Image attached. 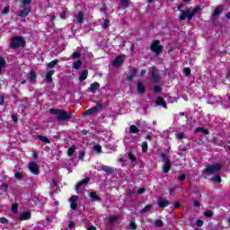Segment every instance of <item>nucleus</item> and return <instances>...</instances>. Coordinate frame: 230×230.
<instances>
[{
    "label": "nucleus",
    "instance_id": "1",
    "mask_svg": "<svg viewBox=\"0 0 230 230\" xmlns=\"http://www.w3.org/2000/svg\"><path fill=\"white\" fill-rule=\"evenodd\" d=\"M49 112L53 116H56V119L58 121H67L73 118V113L67 112L64 110L50 109Z\"/></svg>",
    "mask_w": 230,
    "mask_h": 230
},
{
    "label": "nucleus",
    "instance_id": "2",
    "mask_svg": "<svg viewBox=\"0 0 230 230\" xmlns=\"http://www.w3.org/2000/svg\"><path fill=\"white\" fill-rule=\"evenodd\" d=\"M202 11V7L200 5L196 6L192 11L191 9L188 8L186 11H181L182 14L180 15L179 21H188V22H190V21L193 19L194 15H197L199 12Z\"/></svg>",
    "mask_w": 230,
    "mask_h": 230
},
{
    "label": "nucleus",
    "instance_id": "3",
    "mask_svg": "<svg viewBox=\"0 0 230 230\" xmlns=\"http://www.w3.org/2000/svg\"><path fill=\"white\" fill-rule=\"evenodd\" d=\"M26 46V40L22 36H14L12 39L10 48L12 49H19V48H24Z\"/></svg>",
    "mask_w": 230,
    "mask_h": 230
},
{
    "label": "nucleus",
    "instance_id": "4",
    "mask_svg": "<svg viewBox=\"0 0 230 230\" xmlns=\"http://www.w3.org/2000/svg\"><path fill=\"white\" fill-rule=\"evenodd\" d=\"M149 76L151 77L152 82L155 84L161 83V74L159 73V69L157 66H151L148 72Z\"/></svg>",
    "mask_w": 230,
    "mask_h": 230
},
{
    "label": "nucleus",
    "instance_id": "5",
    "mask_svg": "<svg viewBox=\"0 0 230 230\" xmlns=\"http://www.w3.org/2000/svg\"><path fill=\"white\" fill-rule=\"evenodd\" d=\"M222 170V165L220 164H215L207 165V168L203 171V173H207V175H213V173H217Z\"/></svg>",
    "mask_w": 230,
    "mask_h": 230
},
{
    "label": "nucleus",
    "instance_id": "6",
    "mask_svg": "<svg viewBox=\"0 0 230 230\" xmlns=\"http://www.w3.org/2000/svg\"><path fill=\"white\" fill-rule=\"evenodd\" d=\"M151 51L155 53V55H161L163 53V49H164V47L161 45V41L159 40H156L152 42L150 46Z\"/></svg>",
    "mask_w": 230,
    "mask_h": 230
},
{
    "label": "nucleus",
    "instance_id": "7",
    "mask_svg": "<svg viewBox=\"0 0 230 230\" xmlns=\"http://www.w3.org/2000/svg\"><path fill=\"white\" fill-rule=\"evenodd\" d=\"M103 110V104L102 102H96V106L84 111V116H93V114H97L99 111Z\"/></svg>",
    "mask_w": 230,
    "mask_h": 230
},
{
    "label": "nucleus",
    "instance_id": "8",
    "mask_svg": "<svg viewBox=\"0 0 230 230\" xmlns=\"http://www.w3.org/2000/svg\"><path fill=\"white\" fill-rule=\"evenodd\" d=\"M21 8H22V10H20V12L18 13V17H28V15L30 14V12H31V6L30 5H24L23 7L21 6Z\"/></svg>",
    "mask_w": 230,
    "mask_h": 230
},
{
    "label": "nucleus",
    "instance_id": "9",
    "mask_svg": "<svg viewBox=\"0 0 230 230\" xmlns=\"http://www.w3.org/2000/svg\"><path fill=\"white\" fill-rule=\"evenodd\" d=\"M125 62V55L118 56L112 62L113 67H119Z\"/></svg>",
    "mask_w": 230,
    "mask_h": 230
},
{
    "label": "nucleus",
    "instance_id": "10",
    "mask_svg": "<svg viewBox=\"0 0 230 230\" xmlns=\"http://www.w3.org/2000/svg\"><path fill=\"white\" fill-rule=\"evenodd\" d=\"M78 196H72L70 198V208L73 211H76L78 209Z\"/></svg>",
    "mask_w": 230,
    "mask_h": 230
},
{
    "label": "nucleus",
    "instance_id": "11",
    "mask_svg": "<svg viewBox=\"0 0 230 230\" xmlns=\"http://www.w3.org/2000/svg\"><path fill=\"white\" fill-rule=\"evenodd\" d=\"M89 181H91V178L87 177L80 181L76 185H75V191L78 193V190L82 188V186H87L89 184Z\"/></svg>",
    "mask_w": 230,
    "mask_h": 230
},
{
    "label": "nucleus",
    "instance_id": "12",
    "mask_svg": "<svg viewBox=\"0 0 230 230\" xmlns=\"http://www.w3.org/2000/svg\"><path fill=\"white\" fill-rule=\"evenodd\" d=\"M29 170L33 173L34 175H39V166L35 163L29 164Z\"/></svg>",
    "mask_w": 230,
    "mask_h": 230
},
{
    "label": "nucleus",
    "instance_id": "13",
    "mask_svg": "<svg viewBox=\"0 0 230 230\" xmlns=\"http://www.w3.org/2000/svg\"><path fill=\"white\" fill-rule=\"evenodd\" d=\"M136 75H137V68H132L131 70H129V72L127 75V80L128 82H132L134 80V76H136Z\"/></svg>",
    "mask_w": 230,
    "mask_h": 230
},
{
    "label": "nucleus",
    "instance_id": "14",
    "mask_svg": "<svg viewBox=\"0 0 230 230\" xmlns=\"http://www.w3.org/2000/svg\"><path fill=\"white\" fill-rule=\"evenodd\" d=\"M31 218V212H22L20 214L19 220H30Z\"/></svg>",
    "mask_w": 230,
    "mask_h": 230
},
{
    "label": "nucleus",
    "instance_id": "15",
    "mask_svg": "<svg viewBox=\"0 0 230 230\" xmlns=\"http://www.w3.org/2000/svg\"><path fill=\"white\" fill-rule=\"evenodd\" d=\"M82 57V49L80 47L77 48V51L74 52L71 56L70 58H74L75 60H78Z\"/></svg>",
    "mask_w": 230,
    "mask_h": 230
},
{
    "label": "nucleus",
    "instance_id": "16",
    "mask_svg": "<svg viewBox=\"0 0 230 230\" xmlns=\"http://www.w3.org/2000/svg\"><path fill=\"white\" fill-rule=\"evenodd\" d=\"M158 206L160 208H166L167 206H170V201H168L163 198H159L158 199Z\"/></svg>",
    "mask_w": 230,
    "mask_h": 230
},
{
    "label": "nucleus",
    "instance_id": "17",
    "mask_svg": "<svg viewBox=\"0 0 230 230\" xmlns=\"http://www.w3.org/2000/svg\"><path fill=\"white\" fill-rule=\"evenodd\" d=\"M137 93L138 94H143V93H145V91H146V88L145 87V84L141 82L137 83Z\"/></svg>",
    "mask_w": 230,
    "mask_h": 230
},
{
    "label": "nucleus",
    "instance_id": "18",
    "mask_svg": "<svg viewBox=\"0 0 230 230\" xmlns=\"http://www.w3.org/2000/svg\"><path fill=\"white\" fill-rule=\"evenodd\" d=\"M28 80L31 84H35V80H37V75L35 74V71H31L28 75Z\"/></svg>",
    "mask_w": 230,
    "mask_h": 230
},
{
    "label": "nucleus",
    "instance_id": "19",
    "mask_svg": "<svg viewBox=\"0 0 230 230\" xmlns=\"http://www.w3.org/2000/svg\"><path fill=\"white\" fill-rule=\"evenodd\" d=\"M102 172H105L106 173H108V175L114 173V168H112L111 166L102 165Z\"/></svg>",
    "mask_w": 230,
    "mask_h": 230
},
{
    "label": "nucleus",
    "instance_id": "20",
    "mask_svg": "<svg viewBox=\"0 0 230 230\" xmlns=\"http://www.w3.org/2000/svg\"><path fill=\"white\" fill-rule=\"evenodd\" d=\"M155 103L156 105H161L162 107H164V109H168V105L164 102V99H163L162 97H157Z\"/></svg>",
    "mask_w": 230,
    "mask_h": 230
},
{
    "label": "nucleus",
    "instance_id": "21",
    "mask_svg": "<svg viewBox=\"0 0 230 230\" xmlns=\"http://www.w3.org/2000/svg\"><path fill=\"white\" fill-rule=\"evenodd\" d=\"M88 75H89V70H87V69L83 70V72L79 75V81L84 82V80H86Z\"/></svg>",
    "mask_w": 230,
    "mask_h": 230
},
{
    "label": "nucleus",
    "instance_id": "22",
    "mask_svg": "<svg viewBox=\"0 0 230 230\" xmlns=\"http://www.w3.org/2000/svg\"><path fill=\"white\" fill-rule=\"evenodd\" d=\"M75 17L76 19L77 24H82V22H84V13L83 12H79L77 14L75 15Z\"/></svg>",
    "mask_w": 230,
    "mask_h": 230
},
{
    "label": "nucleus",
    "instance_id": "23",
    "mask_svg": "<svg viewBox=\"0 0 230 230\" xmlns=\"http://www.w3.org/2000/svg\"><path fill=\"white\" fill-rule=\"evenodd\" d=\"M222 12H224V6L219 5V6H217V7L214 10L213 15H214L215 17H219L220 14L222 13Z\"/></svg>",
    "mask_w": 230,
    "mask_h": 230
},
{
    "label": "nucleus",
    "instance_id": "24",
    "mask_svg": "<svg viewBox=\"0 0 230 230\" xmlns=\"http://www.w3.org/2000/svg\"><path fill=\"white\" fill-rule=\"evenodd\" d=\"M55 73V70H50L49 72H47V75H46V80L47 82H49V84H51L53 82V75Z\"/></svg>",
    "mask_w": 230,
    "mask_h": 230
},
{
    "label": "nucleus",
    "instance_id": "25",
    "mask_svg": "<svg viewBox=\"0 0 230 230\" xmlns=\"http://www.w3.org/2000/svg\"><path fill=\"white\" fill-rule=\"evenodd\" d=\"M90 199L91 200H97L98 202L102 201V198L98 196V194L95 191L90 192Z\"/></svg>",
    "mask_w": 230,
    "mask_h": 230
},
{
    "label": "nucleus",
    "instance_id": "26",
    "mask_svg": "<svg viewBox=\"0 0 230 230\" xmlns=\"http://www.w3.org/2000/svg\"><path fill=\"white\" fill-rule=\"evenodd\" d=\"M172 168V164L170 162H164L163 165V172L164 173H168L170 172V169Z\"/></svg>",
    "mask_w": 230,
    "mask_h": 230
},
{
    "label": "nucleus",
    "instance_id": "27",
    "mask_svg": "<svg viewBox=\"0 0 230 230\" xmlns=\"http://www.w3.org/2000/svg\"><path fill=\"white\" fill-rule=\"evenodd\" d=\"M199 132H201L202 134H204V136H208L209 134V130H208L204 128H197L194 130V134H199Z\"/></svg>",
    "mask_w": 230,
    "mask_h": 230
},
{
    "label": "nucleus",
    "instance_id": "28",
    "mask_svg": "<svg viewBox=\"0 0 230 230\" xmlns=\"http://www.w3.org/2000/svg\"><path fill=\"white\" fill-rule=\"evenodd\" d=\"M98 89H100V84H98L96 82L90 85L91 93H96V91H98Z\"/></svg>",
    "mask_w": 230,
    "mask_h": 230
},
{
    "label": "nucleus",
    "instance_id": "29",
    "mask_svg": "<svg viewBox=\"0 0 230 230\" xmlns=\"http://www.w3.org/2000/svg\"><path fill=\"white\" fill-rule=\"evenodd\" d=\"M152 208H154V205H146L141 211H140V213L142 214V215H145V214H146V213H148V211H150V209Z\"/></svg>",
    "mask_w": 230,
    "mask_h": 230
},
{
    "label": "nucleus",
    "instance_id": "30",
    "mask_svg": "<svg viewBox=\"0 0 230 230\" xmlns=\"http://www.w3.org/2000/svg\"><path fill=\"white\" fill-rule=\"evenodd\" d=\"M38 139H40V141H41L42 143H51V141L49 140V138H48V137H44L42 135H39L38 136Z\"/></svg>",
    "mask_w": 230,
    "mask_h": 230
},
{
    "label": "nucleus",
    "instance_id": "31",
    "mask_svg": "<svg viewBox=\"0 0 230 230\" xmlns=\"http://www.w3.org/2000/svg\"><path fill=\"white\" fill-rule=\"evenodd\" d=\"M75 150H76V146H72L71 147H69L67 150V156L71 157L75 154Z\"/></svg>",
    "mask_w": 230,
    "mask_h": 230
},
{
    "label": "nucleus",
    "instance_id": "32",
    "mask_svg": "<svg viewBox=\"0 0 230 230\" xmlns=\"http://www.w3.org/2000/svg\"><path fill=\"white\" fill-rule=\"evenodd\" d=\"M3 67H6V60H4L3 57L0 55V75L3 71Z\"/></svg>",
    "mask_w": 230,
    "mask_h": 230
},
{
    "label": "nucleus",
    "instance_id": "33",
    "mask_svg": "<svg viewBox=\"0 0 230 230\" xmlns=\"http://www.w3.org/2000/svg\"><path fill=\"white\" fill-rule=\"evenodd\" d=\"M80 67H82V60H76L74 62L73 64V69H80Z\"/></svg>",
    "mask_w": 230,
    "mask_h": 230
},
{
    "label": "nucleus",
    "instance_id": "34",
    "mask_svg": "<svg viewBox=\"0 0 230 230\" xmlns=\"http://www.w3.org/2000/svg\"><path fill=\"white\" fill-rule=\"evenodd\" d=\"M129 132L131 134H137L139 132V129L137 128V127L131 125L129 128Z\"/></svg>",
    "mask_w": 230,
    "mask_h": 230
},
{
    "label": "nucleus",
    "instance_id": "35",
    "mask_svg": "<svg viewBox=\"0 0 230 230\" xmlns=\"http://www.w3.org/2000/svg\"><path fill=\"white\" fill-rule=\"evenodd\" d=\"M32 0H22L21 6H30L31 4Z\"/></svg>",
    "mask_w": 230,
    "mask_h": 230
},
{
    "label": "nucleus",
    "instance_id": "36",
    "mask_svg": "<svg viewBox=\"0 0 230 230\" xmlns=\"http://www.w3.org/2000/svg\"><path fill=\"white\" fill-rule=\"evenodd\" d=\"M206 218H213V211L211 210H206L204 213Z\"/></svg>",
    "mask_w": 230,
    "mask_h": 230
},
{
    "label": "nucleus",
    "instance_id": "37",
    "mask_svg": "<svg viewBox=\"0 0 230 230\" xmlns=\"http://www.w3.org/2000/svg\"><path fill=\"white\" fill-rule=\"evenodd\" d=\"M0 190L1 191H4V193H6V191H8V185L6 183H2L0 185Z\"/></svg>",
    "mask_w": 230,
    "mask_h": 230
},
{
    "label": "nucleus",
    "instance_id": "38",
    "mask_svg": "<svg viewBox=\"0 0 230 230\" xmlns=\"http://www.w3.org/2000/svg\"><path fill=\"white\" fill-rule=\"evenodd\" d=\"M120 4L124 8H127V7H128V4H130V1L129 0H120Z\"/></svg>",
    "mask_w": 230,
    "mask_h": 230
},
{
    "label": "nucleus",
    "instance_id": "39",
    "mask_svg": "<svg viewBox=\"0 0 230 230\" xmlns=\"http://www.w3.org/2000/svg\"><path fill=\"white\" fill-rule=\"evenodd\" d=\"M142 152H144V153L148 152V143H146V142L142 143Z\"/></svg>",
    "mask_w": 230,
    "mask_h": 230
},
{
    "label": "nucleus",
    "instance_id": "40",
    "mask_svg": "<svg viewBox=\"0 0 230 230\" xmlns=\"http://www.w3.org/2000/svg\"><path fill=\"white\" fill-rule=\"evenodd\" d=\"M57 64H58V59H55V60L51 61L50 63H49L48 67H49V68L55 67V66H57Z\"/></svg>",
    "mask_w": 230,
    "mask_h": 230
},
{
    "label": "nucleus",
    "instance_id": "41",
    "mask_svg": "<svg viewBox=\"0 0 230 230\" xmlns=\"http://www.w3.org/2000/svg\"><path fill=\"white\" fill-rule=\"evenodd\" d=\"M93 151L97 152V154H101L102 153V146H100V145L93 146Z\"/></svg>",
    "mask_w": 230,
    "mask_h": 230
},
{
    "label": "nucleus",
    "instance_id": "42",
    "mask_svg": "<svg viewBox=\"0 0 230 230\" xmlns=\"http://www.w3.org/2000/svg\"><path fill=\"white\" fill-rule=\"evenodd\" d=\"M17 209H19V205L17 203H13L11 207V210L13 213H17Z\"/></svg>",
    "mask_w": 230,
    "mask_h": 230
},
{
    "label": "nucleus",
    "instance_id": "43",
    "mask_svg": "<svg viewBox=\"0 0 230 230\" xmlns=\"http://www.w3.org/2000/svg\"><path fill=\"white\" fill-rule=\"evenodd\" d=\"M183 74L185 76H190V75H191V69L190 67H185L183 69Z\"/></svg>",
    "mask_w": 230,
    "mask_h": 230
},
{
    "label": "nucleus",
    "instance_id": "44",
    "mask_svg": "<svg viewBox=\"0 0 230 230\" xmlns=\"http://www.w3.org/2000/svg\"><path fill=\"white\" fill-rule=\"evenodd\" d=\"M10 13V5H6L2 11V15H6Z\"/></svg>",
    "mask_w": 230,
    "mask_h": 230
},
{
    "label": "nucleus",
    "instance_id": "45",
    "mask_svg": "<svg viewBox=\"0 0 230 230\" xmlns=\"http://www.w3.org/2000/svg\"><path fill=\"white\" fill-rule=\"evenodd\" d=\"M155 227H163V226H164V224L163 223V220L161 219H157L155 223Z\"/></svg>",
    "mask_w": 230,
    "mask_h": 230
},
{
    "label": "nucleus",
    "instance_id": "46",
    "mask_svg": "<svg viewBox=\"0 0 230 230\" xmlns=\"http://www.w3.org/2000/svg\"><path fill=\"white\" fill-rule=\"evenodd\" d=\"M14 177H15V179H18L19 181H21V179H23L24 174L22 172H18L14 173Z\"/></svg>",
    "mask_w": 230,
    "mask_h": 230
},
{
    "label": "nucleus",
    "instance_id": "47",
    "mask_svg": "<svg viewBox=\"0 0 230 230\" xmlns=\"http://www.w3.org/2000/svg\"><path fill=\"white\" fill-rule=\"evenodd\" d=\"M208 230H218V227L215 225H213V223H209L208 226Z\"/></svg>",
    "mask_w": 230,
    "mask_h": 230
},
{
    "label": "nucleus",
    "instance_id": "48",
    "mask_svg": "<svg viewBox=\"0 0 230 230\" xmlns=\"http://www.w3.org/2000/svg\"><path fill=\"white\" fill-rule=\"evenodd\" d=\"M128 159H130V161H132L133 163H135V161H137L136 156H135L132 153H130V152L128 154Z\"/></svg>",
    "mask_w": 230,
    "mask_h": 230
},
{
    "label": "nucleus",
    "instance_id": "49",
    "mask_svg": "<svg viewBox=\"0 0 230 230\" xmlns=\"http://www.w3.org/2000/svg\"><path fill=\"white\" fill-rule=\"evenodd\" d=\"M211 181H213V182H222V178H220V176H215Z\"/></svg>",
    "mask_w": 230,
    "mask_h": 230
},
{
    "label": "nucleus",
    "instance_id": "50",
    "mask_svg": "<svg viewBox=\"0 0 230 230\" xmlns=\"http://www.w3.org/2000/svg\"><path fill=\"white\" fill-rule=\"evenodd\" d=\"M109 19L104 20V22L102 23L103 30H107V28H109Z\"/></svg>",
    "mask_w": 230,
    "mask_h": 230
},
{
    "label": "nucleus",
    "instance_id": "51",
    "mask_svg": "<svg viewBox=\"0 0 230 230\" xmlns=\"http://www.w3.org/2000/svg\"><path fill=\"white\" fill-rule=\"evenodd\" d=\"M117 220H118V217L112 216L110 217L109 222H110V224H114V222H116Z\"/></svg>",
    "mask_w": 230,
    "mask_h": 230
},
{
    "label": "nucleus",
    "instance_id": "52",
    "mask_svg": "<svg viewBox=\"0 0 230 230\" xmlns=\"http://www.w3.org/2000/svg\"><path fill=\"white\" fill-rule=\"evenodd\" d=\"M161 157H163L164 163H170L168 156L164 153L161 154Z\"/></svg>",
    "mask_w": 230,
    "mask_h": 230
},
{
    "label": "nucleus",
    "instance_id": "53",
    "mask_svg": "<svg viewBox=\"0 0 230 230\" xmlns=\"http://www.w3.org/2000/svg\"><path fill=\"white\" fill-rule=\"evenodd\" d=\"M161 91H163V88H161L160 85H155L154 87V93H161Z\"/></svg>",
    "mask_w": 230,
    "mask_h": 230
},
{
    "label": "nucleus",
    "instance_id": "54",
    "mask_svg": "<svg viewBox=\"0 0 230 230\" xmlns=\"http://www.w3.org/2000/svg\"><path fill=\"white\" fill-rule=\"evenodd\" d=\"M84 157H85V151H81L79 153V159H80V161H84Z\"/></svg>",
    "mask_w": 230,
    "mask_h": 230
},
{
    "label": "nucleus",
    "instance_id": "55",
    "mask_svg": "<svg viewBox=\"0 0 230 230\" xmlns=\"http://www.w3.org/2000/svg\"><path fill=\"white\" fill-rule=\"evenodd\" d=\"M196 226H198V227H202V226H204V221H202L201 219H198L196 222Z\"/></svg>",
    "mask_w": 230,
    "mask_h": 230
},
{
    "label": "nucleus",
    "instance_id": "56",
    "mask_svg": "<svg viewBox=\"0 0 230 230\" xmlns=\"http://www.w3.org/2000/svg\"><path fill=\"white\" fill-rule=\"evenodd\" d=\"M175 137H177V139H184V133H178L175 135Z\"/></svg>",
    "mask_w": 230,
    "mask_h": 230
},
{
    "label": "nucleus",
    "instance_id": "57",
    "mask_svg": "<svg viewBox=\"0 0 230 230\" xmlns=\"http://www.w3.org/2000/svg\"><path fill=\"white\" fill-rule=\"evenodd\" d=\"M130 229H132V230H136V229H137V225H136V223H134V222H130Z\"/></svg>",
    "mask_w": 230,
    "mask_h": 230
},
{
    "label": "nucleus",
    "instance_id": "58",
    "mask_svg": "<svg viewBox=\"0 0 230 230\" xmlns=\"http://www.w3.org/2000/svg\"><path fill=\"white\" fill-rule=\"evenodd\" d=\"M146 191V189L145 188H141L137 190V194L138 195H143V193H145Z\"/></svg>",
    "mask_w": 230,
    "mask_h": 230
},
{
    "label": "nucleus",
    "instance_id": "59",
    "mask_svg": "<svg viewBox=\"0 0 230 230\" xmlns=\"http://www.w3.org/2000/svg\"><path fill=\"white\" fill-rule=\"evenodd\" d=\"M0 223L1 224H8V219L5 217H0Z\"/></svg>",
    "mask_w": 230,
    "mask_h": 230
},
{
    "label": "nucleus",
    "instance_id": "60",
    "mask_svg": "<svg viewBox=\"0 0 230 230\" xmlns=\"http://www.w3.org/2000/svg\"><path fill=\"white\" fill-rule=\"evenodd\" d=\"M178 180L179 181H186V175L185 174H181L178 177Z\"/></svg>",
    "mask_w": 230,
    "mask_h": 230
},
{
    "label": "nucleus",
    "instance_id": "61",
    "mask_svg": "<svg viewBox=\"0 0 230 230\" xmlns=\"http://www.w3.org/2000/svg\"><path fill=\"white\" fill-rule=\"evenodd\" d=\"M51 186H53L54 188H57V186H58V183L57 182V180H55V179L52 180Z\"/></svg>",
    "mask_w": 230,
    "mask_h": 230
},
{
    "label": "nucleus",
    "instance_id": "62",
    "mask_svg": "<svg viewBox=\"0 0 230 230\" xmlns=\"http://www.w3.org/2000/svg\"><path fill=\"white\" fill-rule=\"evenodd\" d=\"M68 227L69 229H73V227H75V223H73V221H69Z\"/></svg>",
    "mask_w": 230,
    "mask_h": 230
},
{
    "label": "nucleus",
    "instance_id": "63",
    "mask_svg": "<svg viewBox=\"0 0 230 230\" xmlns=\"http://www.w3.org/2000/svg\"><path fill=\"white\" fill-rule=\"evenodd\" d=\"M12 118H13V121H14V123H17L18 121V119H17V115H12Z\"/></svg>",
    "mask_w": 230,
    "mask_h": 230
},
{
    "label": "nucleus",
    "instance_id": "64",
    "mask_svg": "<svg viewBox=\"0 0 230 230\" xmlns=\"http://www.w3.org/2000/svg\"><path fill=\"white\" fill-rule=\"evenodd\" d=\"M87 230H96V226H92L88 227Z\"/></svg>",
    "mask_w": 230,
    "mask_h": 230
}]
</instances>
